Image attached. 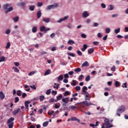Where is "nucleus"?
I'll list each match as a JSON object with an SVG mask.
<instances>
[{
    "mask_svg": "<svg viewBox=\"0 0 128 128\" xmlns=\"http://www.w3.org/2000/svg\"><path fill=\"white\" fill-rule=\"evenodd\" d=\"M86 100H90V99L86 98L85 101H84L83 102H80V108H86V106H96V104L90 102H88V101Z\"/></svg>",
    "mask_w": 128,
    "mask_h": 128,
    "instance_id": "f257e3e1",
    "label": "nucleus"
},
{
    "mask_svg": "<svg viewBox=\"0 0 128 128\" xmlns=\"http://www.w3.org/2000/svg\"><path fill=\"white\" fill-rule=\"evenodd\" d=\"M11 6L12 4H6L3 5L4 10H6L5 12V14H8V12H12V10H14V8L12 6L10 8V6Z\"/></svg>",
    "mask_w": 128,
    "mask_h": 128,
    "instance_id": "f03ea898",
    "label": "nucleus"
},
{
    "mask_svg": "<svg viewBox=\"0 0 128 128\" xmlns=\"http://www.w3.org/2000/svg\"><path fill=\"white\" fill-rule=\"evenodd\" d=\"M104 122L102 124V128H112V125L110 123V120L108 119H105Z\"/></svg>",
    "mask_w": 128,
    "mask_h": 128,
    "instance_id": "7ed1b4c3",
    "label": "nucleus"
},
{
    "mask_svg": "<svg viewBox=\"0 0 128 128\" xmlns=\"http://www.w3.org/2000/svg\"><path fill=\"white\" fill-rule=\"evenodd\" d=\"M126 110V107L124 106H121L116 110V114L118 116H120V114L122 112H124Z\"/></svg>",
    "mask_w": 128,
    "mask_h": 128,
    "instance_id": "20e7f679",
    "label": "nucleus"
},
{
    "mask_svg": "<svg viewBox=\"0 0 128 128\" xmlns=\"http://www.w3.org/2000/svg\"><path fill=\"white\" fill-rule=\"evenodd\" d=\"M68 16H65L63 18H61L58 20L57 21V22L60 23L62 22H64V20H68Z\"/></svg>",
    "mask_w": 128,
    "mask_h": 128,
    "instance_id": "39448f33",
    "label": "nucleus"
},
{
    "mask_svg": "<svg viewBox=\"0 0 128 128\" xmlns=\"http://www.w3.org/2000/svg\"><path fill=\"white\" fill-rule=\"evenodd\" d=\"M62 98V94H60V96H56V102H58V100H60Z\"/></svg>",
    "mask_w": 128,
    "mask_h": 128,
    "instance_id": "423d86ee",
    "label": "nucleus"
},
{
    "mask_svg": "<svg viewBox=\"0 0 128 128\" xmlns=\"http://www.w3.org/2000/svg\"><path fill=\"white\" fill-rule=\"evenodd\" d=\"M82 16V18H88V16H90V14H88V12L84 11L83 12Z\"/></svg>",
    "mask_w": 128,
    "mask_h": 128,
    "instance_id": "0eeeda50",
    "label": "nucleus"
},
{
    "mask_svg": "<svg viewBox=\"0 0 128 128\" xmlns=\"http://www.w3.org/2000/svg\"><path fill=\"white\" fill-rule=\"evenodd\" d=\"M19 112H20V108H17V109L16 110H14L12 112V114H13L14 116H16V114H18V113Z\"/></svg>",
    "mask_w": 128,
    "mask_h": 128,
    "instance_id": "6e6552de",
    "label": "nucleus"
},
{
    "mask_svg": "<svg viewBox=\"0 0 128 128\" xmlns=\"http://www.w3.org/2000/svg\"><path fill=\"white\" fill-rule=\"evenodd\" d=\"M4 98H6V96L4 95V92H0V100H4Z\"/></svg>",
    "mask_w": 128,
    "mask_h": 128,
    "instance_id": "1a4fd4ad",
    "label": "nucleus"
},
{
    "mask_svg": "<svg viewBox=\"0 0 128 128\" xmlns=\"http://www.w3.org/2000/svg\"><path fill=\"white\" fill-rule=\"evenodd\" d=\"M54 107V108H60V102L56 103Z\"/></svg>",
    "mask_w": 128,
    "mask_h": 128,
    "instance_id": "9d476101",
    "label": "nucleus"
},
{
    "mask_svg": "<svg viewBox=\"0 0 128 128\" xmlns=\"http://www.w3.org/2000/svg\"><path fill=\"white\" fill-rule=\"evenodd\" d=\"M62 102L66 104L68 103V98L66 97L65 98L62 99Z\"/></svg>",
    "mask_w": 128,
    "mask_h": 128,
    "instance_id": "9b49d317",
    "label": "nucleus"
},
{
    "mask_svg": "<svg viewBox=\"0 0 128 128\" xmlns=\"http://www.w3.org/2000/svg\"><path fill=\"white\" fill-rule=\"evenodd\" d=\"M70 120L76 121V122H80V119H78V118H76V117H72V118H71Z\"/></svg>",
    "mask_w": 128,
    "mask_h": 128,
    "instance_id": "f8f14e48",
    "label": "nucleus"
},
{
    "mask_svg": "<svg viewBox=\"0 0 128 128\" xmlns=\"http://www.w3.org/2000/svg\"><path fill=\"white\" fill-rule=\"evenodd\" d=\"M64 80V76L60 75L58 77V81L60 82Z\"/></svg>",
    "mask_w": 128,
    "mask_h": 128,
    "instance_id": "ddd939ff",
    "label": "nucleus"
},
{
    "mask_svg": "<svg viewBox=\"0 0 128 128\" xmlns=\"http://www.w3.org/2000/svg\"><path fill=\"white\" fill-rule=\"evenodd\" d=\"M42 22H50V18H44L42 20Z\"/></svg>",
    "mask_w": 128,
    "mask_h": 128,
    "instance_id": "4468645a",
    "label": "nucleus"
},
{
    "mask_svg": "<svg viewBox=\"0 0 128 128\" xmlns=\"http://www.w3.org/2000/svg\"><path fill=\"white\" fill-rule=\"evenodd\" d=\"M94 52V48H91L88 50V54H92V52Z\"/></svg>",
    "mask_w": 128,
    "mask_h": 128,
    "instance_id": "2eb2a0df",
    "label": "nucleus"
},
{
    "mask_svg": "<svg viewBox=\"0 0 128 128\" xmlns=\"http://www.w3.org/2000/svg\"><path fill=\"white\" fill-rule=\"evenodd\" d=\"M14 118L12 117L8 119V120L7 122V124H10L11 122H14Z\"/></svg>",
    "mask_w": 128,
    "mask_h": 128,
    "instance_id": "dca6fc26",
    "label": "nucleus"
},
{
    "mask_svg": "<svg viewBox=\"0 0 128 128\" xmlns=\"http://www.w3.org/2000/svg\"><path fill=\"white\" fill-rule=\"evenodd\" d=\"M86 48H88V46L86 44H84L83 45V48H82V51L85 52L86 50Z\"/></svg>",
    "mask_w": 128,
    "mask_h": 128,
    "instance_id": "f3484780",
    "label": "nucleus"
},
{
    "mask_svg": "<svg viewBox=\"0 0 128 128\" xmlns=\"http://www.w3.org/2000/svg\"><path fill=\"white\" fill-rule=\"evenodd\" d=\"M6 61V57L4 56H0V62Z\"/></svg>",
    "mask_w": 128,
    "mask_h": 128,
    "instance_id": "a211bd4d",
    "label": "nucleus"
},
{
    "mask_svg": "<svg viewBox=\"0 0 128 128\" xmlns=\"http://www.w3.org/2000/svg\"><path fill=\"white\" fill-rule=\"evenodd\" d=\"M24 88H25V90H26V92H30V86H28V85H25L24 86Z\"/></svg>",
    "mask_w": 128,
    "mask_h": 128,
    "instance_id": "6ab92c4d",
    "label": "nucleus"
},
{
    "mask_svg": "<svg viewBox=\"0 0 128 128\" xmlns=\"http://www.w3.org/2000/svg\"><path fill=\"white\" fill-rule=\"evenodd\" d=\"M90 64H88V61H86L82 64V66H88Z\"/></svg>",
    "mask_w": 128,
    "mask_h": 128,
    "instance_id": "aec40b11",
    "label": "nucleus"
},
{
    "mask_svg": "<svg viewBox=\"0 0 128 128\" xmlns=\"http://www.w3.org/2000/svg\"><path fill=\"white\" fill-rule=\"evenodd\" d=\"M38 30V27L34 26L32 28V32L35 33Z\"/></svg>",
    "mask_w": 128,
    "mask_h": 128,
    "instance_id": "412c9836",
    "label": "nucleus"
},
{
    "mask_svg": "<svg viewBox=\"0 0 128 128\" xmlns=\"http://www.w3.org/2000/svg\"><path fill=\"white\" fill-rule=\"evenodd\" d=\"M114 6L110 5L108 6V10H114Z\"/></svg>",
    "mask_w": 128,
    "mask_h": 128,
    "instance_id": "4be33fe9",
    "label": "nucleus"
},
{
    "mask_svg": "<svg viewBox=\"0 0 128 128\" xmlns=\"http://www.w3.org/2000/svg\"><path fill=\"white\" fill-rule=\"evenodd\" d=\"M34 74H36V70L32 71V72H30L28 74V76H34Z\"/></svg>",
    "mask_w": 128,
    "mask_h": 128,
    "instance_id": "5701e85b",
    "label": "nucleus"
},
{
    "mask_svg": "<svg viewBox=\"0 0 128 128\" xmlns=\"http://www.w3.org/2000/svg\"><path fill=\"white\" fill-rule=\"evenodd\" d=\"M18 20H20L18 16H16L12 18V20L14 22H18Z\"/></svg>",
    "mask_w": 128,
    "mask_h": 128,
    "instance_id": "b1692460",
    "label": "nucleus"
},
{
    "mask_svg": "<svg viewBox=\"0 0 128 128\" xmlns=\"http://www.w3.org/2000/svg\"><path fill=\"white\" fill-rule=\"evenodd\" d=\"M46 26H42L40 27V32H46Z\"/></svg>",
    "mask_w": 128,
    "mask_h": 128,
    "instance_id": "393cba45",
    "label": "nucleus"
},
{
    "mask_svg": "<svg viewBox=\"0 0 128 128\" xmlns=\"http://www.w3.org/2000/svg\"><path fill=\"white\" fill-rule=\"evenodd\" d=\"M12 70H14V72H20V70L16 67H13Z\"/></svg>",
    "mask_w": 128,
    "mask_h": 128,
    "instance_id": "a878e982",
    "label": "nucleus"
},
{
    "mask_svg": "<svg viewBox=\"0 0 128 128\" xmlns=\"http://www.w3.org/2000/svg\"><path fill=\"white\" fill-rule=\"evenodd\" d=\"M68 44L72 45V44H74L75 42H74V41L73 40H69L68 42Z\"/></svg>",
    "mask_w": 128,
    "mask_h": 128,
    "instance_id": "bb28decb",
    "label": "nucleus"
},
{
    "mask_svg": "<svg viewBox=\"0 0 128 128\" xmlns=\"http://www.w3.org/2000/svg\"><path fill=\"white\" fill-rule=\"evenodd\" d=\"M37 18H40V16H42V12L40 11H38L37 14Z\"/></svg>",
    "mask_w": 128,
    "mask_h": 128,
    "instance_id": "cd10ccee",
    "label": "nucleus"
},
{
    "mask_svg": "<svg viewBox=\"0 0 128 128\" xmlns=\"http://www.w3.org/2000/svg\"><path fill=\"white\" fill-rule=\"evenodd\" d=\"M50 74V70L48 69L46 71L44 76H48V74Z\"/></svg>",
    "mask_w": 128,
    "mask_h": 128,
    "instance_id": "c85d7f7f",
    "label": "nucleus"
},
{
    "mask_svg": "<svg viewBox=\"0 0 128 128\" xmlns=\"http://www.w3.org/2000/svg\"><path fill=\"white\" fill-rule=\"evenodd\" d=\"M29 10H32V12L34 11V5L30 6H29Z\"/></svg>",
    "mask_w": 128,
    "mask_h": 128,
    "instance_id": "c756f323",
    "label": "nucleus"
},
{
    "mask_svg": "<svg viewBox=\"0 0 128 128\" xmlns=\"http://www.w3.org/2000/svg\"><path fill=\"white\" fill-rule=\"evenodd\" d=\"M74 72H82V69L80 68H76V69H75Z\"/></svg>",
    "mask_w": 128,
    "mask_h": 128,
    "instance_id": "7c9ffc66",
    "label": "nucleus"
},
{
    "mask_svg": "<svg viewBox=\"0 0 128 128\" xmlns=\"http://www.w3.org/2000/svg\"><path fill=\"white\" fill-rule=\"evenodd\" d=\"M44 100V96L42 95L40 96V102H43Z\"/></svg>",
    "mask_w": 128,
    "mask_h": 128,
    "instance_id": "2f4dec72",
    "label": "nucleus"
},
{
    "mask_svg": "<svg viewBox=\"0 0 128 128\" xmlns=\"http://www.w3.org/2000/svg\"><path fill=\"white\" fill-rule=\"evenodd\" d=\"M24 104L26 108H28V104H30V101H26Z\"/></svg>",
    "mask_w": 128,
    "mask_h": 128,
    "instance_id": "473e14b6",
    "label": "nucleus"
},
{
    "mask_svg": "<svg viewBox=\"0 0 128 128\" xmlns=\"http://www.w3.org/2000/svg\"><path fill=\"white\" fill-rule=\"evenodd\" d=\"M70 92L68 91H66L64 94V96H70Z\"/></svg>",
    "mask_w": 128,
    "mask_h": 128,
    "instance_id": "72a5a7b5",
    "label": "nucleus"
},
{
    "mask_svg": "<svg viewBox=\"0 0 128 128\" xmlns=\"http://www.w3.org/2000/svg\"><path fill=\"white\" fill-rule=\"evenodd\" d=\"M115 86H116V88H118V86H120V82L116 81L115 82Z\"/></svg>",
    "mask_w": 128,
    "mask_h": 128,
    "instance_id": "f704fd0d",
    "label": "nucleus"
},
{
    "mask_svg": "<svg viewBox=\"0 0 128 128\" xmlns=\"http://www.w3.org/2000/svg\"><path fill=\"white\" fill-rule=\"evenodd\" d=\"M48 121L47 122H45L43 123L42 126H44V128H46V126H48Z\"/></svg>",
    "mask_w": 128,
    "mask_h": 128,
    "instance_id": "c9c22d12",
    "label": "nucleus"
},
{
    "mask_svg": "<svg viewBox=\"0 0 128 128\" xmlns=\"http://www.w3.org/2000/svg\"><path fill=\"white\" fill-rule=\"evenodd\" d=\"M120 32V28H118V29H115L114 30V32L115 34H118V32Z\"/></svg>",
    "mask_w": 128,
    "mask_h": 128,
    "instance_id": "e433bc0d",
    "label": "nucleus"
},
{
    "mask_svg": "<svg viewBox=\"0 0 128 128\" xmlns=\"http://www.w3.org/2000/svg\"><path fill=\"white\" fill-rule=\"evenodd\" d=\"M10 48V42H8L6 48L8 50V48Z\"/></svg>",
    "mask_w": 128,
    "mask_h": 128,
    "instance_id": "4c0bfd02",
    "label": "nucleus"
},
{
    "mask_svg": "<svg viewBox=\"0 0 128 128\" xmlns=\"http://www.w3.org/2000/svg\"><path fill=\"white\" fill-rule=\"evenodd\" d=\"M50 92H52V90L50 89H48L46 92V94L48 96L49 94H50Z\"/></svg>",
    "mask_w": 128,
    "mask_h": 128,
    "instance_id": "58836bf2",
    "label": "nucleus"
},
{
    "mask_svg": "<svg viewBox=\"0 0 128 128\" xmlns=\"http://www.w3.org/2000/svg\"><path fill=\"white\" fill-rule=\"evenodd\" d=\"M8 124V126L10 128H12L14 127V122Z\"/></svg>",
    "mask_w": 128,
    "mask_h": 128,
    "instance_id": "ea45409f",
    "label": "nucleus"
},
{
    "mask_svg": "<svg viewBox=\"0 0 128 128\" xmlns=\"http://www.w3.org/2000/svg\"><path fill=\"white\" fill-rule=\"evenodd\" d=\"M16 94L18 96H22V91H20V90H18Z\"/></svg>",
    "mask_w": 128,
    "mask_h": 128,
    "instance_id": "a19ab883",
    "label": "nucleus"
},
{
    "mask_svg": "<svg viewBox=\"0 0 128 128\" xmlns=\"http://www.w3.org/2000/svg\"><path fill=\"white\" fill-rule=\"evenodd\" d=\"M86 98H88V100H90V98H92V96H90V94L88 93V94H86Z\"/></svg>",
    "mask_w": 128,
    "mask_h": 128,
    "instance_id": "79ce46f5",
    "label": "nucleus"
},
{
    "mask_svg": "<svg viewBox=\"0 0 128 128\" xmlns=\"http://www.w3.org/2000/svg\"><path fill=\"white\" fill-rule=\"evenodd\" d=\"M58 6V4L56 3L54 4L51 5V6H52V8H57Z\"/></svg>",
    "mask_w": 128,
    "mask_h": 128,
    "instance_id": "37998d69",
    "label": "nucleus"
},
{
    "mask_svg": "<svg viewBox=\"0 0 128 128\" xmlns=\"http://www.w3.org/2000/svg\"><path fill=\"white\" fill-rule=\"evenodd\" d=\"M72 83H71V84H72V86H76V80H73L72 81Z\"/></svg>",
    "mask_w": 128,
    "mask_h": 128,
    "instance_id": "c03bdc74",
    "label": "nucleus"
},
{
    "mask_svg": "<svg viewBox=\"0 0 128 128\" xmlns=\"http://www.w3.org/2000/svg\"><path fill=\"white\" fill-rule=\"evenodd\" d=\"M69 108L71 110H76V106H70Z\"/></svg>",
    "mask_w": 128,
    "mask_h": 128,
    "instance_id": "a18cd8bd",
    "label": "nucleus"
},
{
    "mask_svg": "<svg viewBox=\"0 0 128 128\" xmlns=\"http://www.w3.org/2000/svg\"><path fill=\"white\" fill-rule=\"evenodd\" d=\"M110 28H106V34H110Z\"/></svg>",
    "mask_w": 128,
    "mask_h": 128,
    "instance_id": "49530a36",
    "label": "nucleus"
},
{
    "mask_svg": "<svg viewBox=\"0 0 128 128\" xmlns=\"http://www.w3.org/2000/svg\"><path fill=\"white\" fill-rule=\"evenodd\" d=\"M67 54L68 56H73V57L76 56V54L74 53H67Z\"/></svg>",
    "mask_w": 128,
    "mask_h": 128,
    "instance_id": "de8ad7c7",
    "label": "nucleus"
},
{
    "mask_svg": "<svg viewBox=\"0 0 128 128\" xmlns=\"http://www.w3.org/2000/svg\"><path fill=\"white\" fill-rule=\"evenodd\" d=\"M90 80V76H88L85 79L86 82H88Z\"/></svg>",
    "mask_w": 128,
    "mask_h": 128,
    "instance_id": "09e8293b",
    "label": "nucleus"
},
{
    "mask_svg": "<svg viewBox=\"0 0 128 128\" xmlns=\"http://www.w3.org/2000/svg\"><path fill=\"white\" fill-rule=\"evenodd\" d=\"M14 100L15 104H16V102H18L20 101V98H18V97H16Z\"/></svg>",
    "mask_w": 128,
    "mask_h": 128,
    "instance_id": "8fccbe9b",
    "label": "nucleus"
},
{
    "mask_svg": "<svg viewBox=\"0 0 128 128\" xmlns=\"http://www.w3.org/2000/svg\"><path fill=\"white\" fill-rule=\"evenodd\" d=\"M50 102H56V100H54V98H51L50 100H49Z\"/></svg>",
    "mask_w": 128,
    "mask_h": 128,
    "instance_id": "3c124183",
    "label": "nucleus"
},
{
    "mask_svg": "<svg viewBox=\"0 0 128 128\" xmlns=\"http://www.w3.org/2000/svg\"><path fill=\"white\" fill-rule=\"evenodd\" d=\"M52 5H49L48 6L46 10H52Z\"/></svg>",
    "mask_w": 128,
    "mask_h": 128,
    "instance_id": "603ef678",
    "label": "nucleus"
},
{
    "mask_svg": "<svg viewBox=\"0 0 128 128\" xmlns=\"http://www.w3.org/2000/svg\"><path fill=\"white\" fill-rule=\"evenodd\" d=\"M52 96H56V94H58V92L56 90H52Z\"/></svg>",
    "mask_w": 128,
    "mask_h": 128,
    "instance_id": "864d4df0",
    "label": "nucleus"
},
{
    "mask_svg": "<svg viewBox=\"0 0 128 128\" xmlns=\"http://www.w3.org/2000/svg\"><path fill=\"white\" fill-rule=\"evenodd\" d=\"M62 66H66L68 64V62L64 61L61 63Z\"/></svg>",
    "mask_w": 128,
    "mask_h": 128,
    "instance_id": "5fc2aeb1",
    "label": "nucleus"
},
{
    "mask_svg": "<svg viewBox=\"0 0 128 128\" xmlns=\"http://www.w3.org/2000/svg\"><path fill=\"white\" fill-rule=\"evenodd\" d=\"M24 4H26V3H24V2H22L21 3L18 4V6H24Z\"/></svg>",
    "mask_w": 128,
    "mask_h": 128,
    "instance_id": "6e6d98bb",
    "label": "nucleus"
},
{
    "mask_svg": "<svg viewBox=\"0 0 128 128\" xmlns=\"http://www.w3.org/2000/svg\"><path fill=\"white\" fill-rule=\"evenodd\" d=\"M75 89H76V90L77 92H78L80 90V86H76Z\"/></svg>",
    "mask_w": 128,
    "mask_h": 128,
    "instance_id": "4d7b16f0",
    "label": "nucleus"
},
{
    "mask_svg": "<svg viewBox=\"0 0 128 128\" xmlns=\"http://www.w3.org/2000/svg\"><path fill=\"white\" fill-rule=\"evenodd\" d=\"M6 34H10V29H7L6 31Z\"/></svg>",
    "mask_w": 128,
    "mask_h": 128,
    "instance_id": "13d9d810",
    "label": "nucleus"
},
{
    "mask_svg": "<svg viewBox=\"0 0 128 128\" xmlns=\"http://www.w3.org/2000/svg\"><path fill=\"white\" fill-rule=\"evenodd\" d=\"M77 54L80 56H82V52H80V50H77Z\"/></svg>",
    "mask_w": 128,
    "mask_h": 128,
    "instance_id": "bf43d9fd",
    "label": "nucleus"
},
{
    "mask_svg": "<svg viewBox=\"0 0 128 128\" xmlns=\"http://www.w3.org/2000/svg\"><path fill=\"white\" fill-rule=\"evenodd\" d=\"M97 36L99 38H102V35L100 33H98Z\"/></svg>",
    "mask_w": 128,
    "mask_h": 128,
    "instance_id": "052dcab7",
    "label": "nucleus"
},
{
    "mask_svg": "<svg viewBox=\"0 0 128 128\" xmlns=\"http://www.w3.org/2000/svg\"><path fill=\"white\" fill-rule=\"evenodd\" d=\"M30 88H32V90H36V86H34V84H33L32 86L30 85Z\"/></svg>",
    "mask_w": 128,
    "mask_h": 128,
    "instance_id": "680f3d73",
    "label": "nucleus"
},
{
    "mask_svg": "<svg viewBox=\"0 0 128 128\" xmlns=\"http://www.w3.org/2000/svg\"><path fill=\"white\" fill-rule=\"evenodd\" d=\"M42 6V2H38L37 3V6Z\"/></svg>",
    "mask_w": 128,
    "mask_h": 128,
    "instance_id": "e2e57ef3",
    "label": "nucleus"
},
{
    "mask_svg": "<svg viewBox=\"0 0 128 128\" xmlns=\"http://www.w3.org/2000/svg\"><path fill=\"white\" fill-rule=\"evenodd\" d=\"M81 36L82 38H86V34H81Z\"/></svg>",
    "mask_w": 128,
    "mask_h": 128,
    "instance_id": "0e129e2a",
    "label": "nucleus"
},
{
    "mask_svg": "<svg viewBox=\"0 0 128 128\" xmlns=\"http://www.w3.org/2000/svg\"><path fill=\"white\" fill-rule=\"evenodd\" d=\"M111 70H112V72H116V66H113L111 68Z\"/></svg>",
    "mask_w": 128,
    "mask_h": 128,
    "instance_id": "69168bd1",
    "label": "nucleus"
},
{
    "mask_svg": "<svg viewBox=\"0 0 128 128\" xmlns=\"http://www.w3.org/2000/svg\"><path fill=\"white\" fill-rule=\"evenodd\" d=\"M82 92H83L82 94H88V92H86V90H82Z\"/></svg>",
    "mask_w": 128,
    "mask_h": 128,
    "instance_id": "338daca9",
    "label": "nucleus"
},
{
    "mask_svg": "<svg viewBox=\"0 0 128 128\" xmlns=\"http://www.w3.org/2000/svg\"><path fill=\"white\" fill-rule=\"evenodd\" d=\"M93 44L94 46H98V44H100V42H93Z\"/></svg>",
    "mask_w": 128,
    "mask_h": 128,
    "instance_id": "774afa93",
    "label": "nucleus"
}]
</instances>
